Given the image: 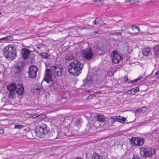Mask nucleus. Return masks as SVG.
I'll return each mask as SVG.
<instances>
[{
	"label": "nucleus",
	"mask_w": 159,
	"mask_h": 159,
	"mask_svg": "<svg viewBox=\"0 0 159 159\" xmlns=\"http://www.w3.org/2000/svg\"><path fill=\"white\" fill-rule=\"evenodd\" d=\"M83 67V64L78 60L71 62L68 67V71L72 75L77 76L81 72Z\"/></svg>",
	"instance_id": "f257e3e1"
},
{
	"label": "nucleus",
	"mask_w": 159,
	"mask_h": 159,
	"mask_svg": "<svg viewBox=\"0 0 159 159\" xmlns=\"http://www.w3.org/2000/svg\"><path fill=\"white\" fill-rule=\"evenodd\" d=\"M139 150L140 155L144 158L150 157L156 153V150L149 147H142Z\"/></svg>",
	"instance_id": "f03ea898"
},
{
	"label": "nucleus",
	"mask_w": 159,
	"mask_h": 159,
	"mask_svg": "<svg viewBox=\"0 0 159 159\" xmlns=\"http://www.w3.org/2000/svg\"><path fill=\"white\" fill-rule=\"evenodd\" d=\"M81 54L83 58L88 60L91 59L93 56V53L92 49L90 47L82 50Z\"/></svg>",
	"instance_id": "7ed1b4c3"
},
{
	"label": "nucleus",
	"mask_w": 159,
	"mask_h": 159,
	"mask_svg": "<svg viewBox=\"0 0 159 159\" xmlns=\"http://www.w3.org/2000/svg\"><path fill=\"white\" fill-rule=\"evenodd\" d=\"M38 129V134L41 138L43 137L44 134L47 133L48 131L46 125L44 124H42L41 125L39 126Z\"/></svg>",
	"instance_id": "20e7f679"
},
{
	"label": "nucleus",
	"mask_w": 159,
	"mask_h": 159,
	"mask_svg": "<svg viewBox=\"0 0 159 159\" xmlns=\"http://www.w3.org/2000/svg\"><path fill=\"white\" fill-rule=\"evenodd\" d=\"M38 70V67L35 65H33L29 67L28 71L29 77L31 78H35L36 77Z\"/></svg>",
	"instance_id": "39448f33"
},
{
	"label": "nucleus",
	"mask_w": 159,
	"mask_h": 159,
	"mask_svg": "<svg viewBox=\"0 0 159 159\" xmlns=\"http://www.w3.org/2000/svg\"><path fill=\"white\" fill-rule=\"evenodd\" d=\"M62 67L61 65L53 66L51 70L54 73V76H60L61 75Z\"/></svg>",
	"instance_id": "423d86ee"
},
{
	"label": "nucleus",
	"mask_w": 159,
	"mask_h": 159,
	"mask_svg": "<svg viewBox=\"0 0 159 159\" xmlns=\"http://www.w3.org/2000/svg\"><path fill=\"white\" fill-rule=\"evenodd\" d=\"M111 57L112 62L115 64L119 63L120 61L122 59V57L117 53L116 51H113L112 52L111 54Z\"/></svg>",
	"instance_id": "0eeeda50"
},
{
	"label": "nucleus",
	"mask_w": 159,
	"mask_h": 159,
	"mask_svg": "<svg viewBox=\"0 0 159 159\" xmlns=\"http://www.w3.org/2000/svg\"><path fill=\"white\" fill-rule=\"evenodd\" d=\"M130 141L134 146H142L143 144L144 140L142 138H134L131 139Z\"/></svg>",
	"instance_id": "6e6552de"
},
{
	"label": "nucleus",
	"mask_w": 159,
	"mask_h": 159,
	"mask_svg": "<svg viewBox=\"0 0 159 159\" xmlns=\"http://www.w3.org/2000/svg\"><path fill=\"white\" fill-rule=\"evenodd\" d=\"M45 76L43 80L47 83H49L52 81V74L50 69H46L45 71Z\"/></svg>",
	"instance_id": "1a4fd4ad"
},
{
	"label": "nucleus",
	"mask_w": 159,
	"mask_h": 159,
	"mask_svg": "<svg viewBox=\"0 0 159 159\" xmlns=\"http://www.w3.org/2000/svg\"><path fill=\"white\" fill-rule=\"evenodd\" d=\"M15 50L14 47L11 45H8L4 47L3 51V52L4 56L5 57H8V53L11 52Z\"/></svg>",
	"instance_id": "9d476101"
},
{
	"label": "nucleus",
	"mask_w": 159,
	"mask_h": 159,
	"mask_svg": "<svg viewBox=\"0 0 159 159\" xmlns=\"http://www.w3.org/2000/svg\"><path fill=\"white\" fill-rule=\"evenodd\" d=\"M23 66L22 63L19 62L15 65L13 71L16 73L18 74L21 72Z\"/></svg>",
	"instance_id": "9b49d317"
},
{
	"label": "nucleus",
	"mask_w": 159,
	"mask_h": 159,
	"mask_svg": "<svg viewBox=\"0 0 159 159\" xmlns=\"http://www.w3.org/2000/svg\"><path fill=\"white\" fill-rule=\"evenodd\" d=\"M30 51L27 49H22L21 51L22 57L24 59H26L29 58L31 54Z\"/></svg>",
	"instance_id": "f8f14e48"
},
{
	"label": "nucleus",
	"mask_w": 159,
	"mask_h": 159,
	"mask_svg": "<svg viewBox=\"0 0 159 159\" xmlns=\"http://www.w3.org/2000/svg\"><path fill=\"white\" fill-rule=\"evenodd\" d=\"M97 49L98 51H101L103 52L107 50V48L106 46L102 43H100L97 44Z\"/></svg>",
	"instance_id": "ddd939ff"
},
{
	"label": "nucleus",
	"mask_w": 159,
	"mask_h": 159,
	"mask_svg": "<svg viewBox=\"0 0 159 159\" xmlns=\"http://www.w3.org/2000/svg\"><path fill=\"white\" fill-rule=\"evenodd\" d=\"M8 57H5V58L8 60H13L16 57V49L13 51V52H9L8 53Z\"/></svg>",
	"instance_id": "4468645a"
},
{
	"label": "nucleus",
	"mask_w": 159,
	"mask_h": 159,
	"mask_svg": "<svg viewBox=\"0 0 159 159\" xmlns=\"http://www.w3.org/2000/svg\"><path fill=\"white\" fill-rule=\"evenodd\" d=\"M15 90L17 94L21 95L23 93L24 89L22 85L19 84L16 86Z\"/></svg>",
	"instance_id": "2eb2a0df"
},
{
	"label": "nucleus",
	"mask_w": 159,
	"mask_h": 159,
	"mask_svg": "<svg viewBox=\"0 0 159 159\" xmlns=\"http://www.w3.org/2000/svg\"><path fill=\"white\" fill-rule=\"evenodd\" d=\"M84 85L85 87H89L92 83L93 80L90 76H87L86 80H84Z\"/></svg>",
	"instance_id": "dca6fc26"
},
{
	"label": "nucleus",
	"mask_w": 159,
	"mask_h": 159,
	"mask_svg": "<svg viewBox=\"0 0 159 159\" xmlns=\"http://www.w3.org/2000/svg\"><path fill=\"white\" fill-rule=\"evenodd\" d=\"M142 53L143 55L147 56L151 54V49L150 48H146L143 50Z\"/></svg>",
	"instance_id": "f3484780"
},
{
	"label": "nucleus",
	"mask_w": 159,
	"mask_h": 159,
	"mask_svg": "<svg viewBox=\"0 0 159 159\" xmlns=\"http://www.w3.org/2000/svg\"><path fill=\"white\" fill-rule=\"evenodd\" d=\"M154 55L155 57H157L159 55V45L156 46L153 48Z\"/></svg>",
	"instance_id": "a211bd4d"
},
{
	"label": "nucleus",
	"mask_w": 159,
	"mask_h": 159,
	"mask_svg": "<svg viewBox=\"0 0 159 159\" xmlns=\"http://www.w3.org/2000/svg\"><path fill=\"white\" fill-rule=\"evenodd\" d=\"M139 90L138 87H136L135 88H132L128 91V93L130 94H134L135 93Z\"/></svg>",
	"instance_id": "6ab92c4d"
},
{
	"label": "nucleus",
	"mask_w": 159,
	"mask_h": 159,
	"mask_svg": "<svg viewBox=\"0 0 159 159\" xmlns=\"http://www.w3.org/2000/svg\"><path fill=\"white\" fill-rule=\"evenodd\" d=\"M16 86L14 83L11 84L7 86V88L9 91H14L15 90Z\"/></svg>",
	"instance_id": "aec40b11"
},
{
	"label": "nucleus",
	"mask_w": 159,
	"mask_h": 159,
	"mask_svg": "<svg viewBox=\"0 0 159 159\" xmlns=\"http://www.w3.org/2000/svg\"><path fill=\"white\" fill-rule=\"evenodd\" d=\"M74 58V56L70 53H68L65 57V59L66 61H70Z\"/></svg>",
	"instance_id": "412c9836"
},
{
	"label": "nucleus",
	"mask_w": 159,
	"mask_h": 159,
	"mask_svg": "<svg viewBox=\"0 0 159 159\" xmlns=\"http://www.w3.org/2000/svg\"><path fill=\"white\" fill-rule=\"evenodd\" d=\"M97 119L98 121L100 122H103L105 120V118L102 115H97Z\"/></svg>",
	"instance_id": "4be33fe9"
},
{
	"label": "nucleus",
	"mask_w": 159,
	"mask_h": 159,
	"mask_svg": "<svg viewBox=\"0 0 159 159\" xmlns=\"http://www.w3.org/2000/svg\"><path fill=\"white\" fill-rule=\"evenodd\" d=\"M126 120V118L123 117H121L120 116H117V121L121 123H124Z\"/></svg>",
	"instance_id": "5701e85b"
},
{
	"label": "nucleus",
	"mask_w": 159,
	"mask_h": 159,
	"mask_svg": "<svg viewBox=\"0 0 159 159\" xmlns=\"http://www.w3.org/2000/svg\"><path fill=\"white\" fill-rule=\"evenodd\" d=\"M147 110V108L146 107H144L137 109L136 111L141 112H144L146 111Z\"/></svg>",
	"instance_id": "b1692460"
},
{
	"label": "nucleus",
	"mask_w": 159,
	"mask_h": 159,
	"mask_svg": "<svg viewBox=\"0 0 159 159\" xmlns=\"http://www.w3.org/2000/svg\"><path fill=\"white\" fill-rule=\"evenodd\" d=\"M96 20H97V24L98 25H101L103 24V22L101 18H96Z\"/></svg>",
	"instance_id": "393cba45"
},
{
	"label": "nucleus",
	"mask_w": 159,
	"mask_h": 159,
	"mask_svg": "<svg viewBox=\"0 0 159 159\" xmlns=\"http://www.w3.org/2000/svg\"><path fill=\"white\" fill-rule=\"evenodd\" d=\"M39 55L45 58H47L48 57V54L46 52H42L39 54Z\"/></svg>",
	"instance_id": "a878e982"
},
{
	"label": "nucleus",
	"mask_w": 159,
	"mask_h": 159,
	"mask_svg": "<svg viewBox=\"0 0 159 159\" xmlns=\"http://www.w3.org/2000/svg\"><path fill=\"white\" fill-rule=\"evenodd\" d=\"M24 126L22 125H16L14 126V129H22L24 127Z\"/></svg>",
	"instance_id": "bb28decb"
},
{
	"label": "nucleus",
	"mask_w": 159,
	"mask_h": 159,
	"mask_svg": "<svg viewBox=\"0 0 159 159\" xmlns=\"http://www.w3.org/2000/svg\"><path fill=\"white\" fill-rule=\"evenodd\" d=\"M110 118L112 120V121H111L112 123H113L116 121H117V116H111L110 117Z\"/></svg>",
	"instance_id": "cd10ccee"
},
{
	"label": "nucleus",
	"mask_w": 159,
	"mask_h": 159,
	"mask_svg": "<svg viewBox=\"0 0 159 159\" xmlns=\"http://www.w3.org/2000/svg\"><path fill=\"white\" fill-rule=\"evenodd\" d=\"M91 159H103V158L101 156L97 155L93 157Z\"/></svg>",
	"instance_id": "c85d7f7f"
},
{
	"label": "nucleus",
	"mask_w": 159,
	"mask_h": 159,
	"mask_svg": "<svg viewBox=\"0 0 159 159\" xmlns=\"http://www.w3.org/2000/svg\"><path fill=\"white\" fill-rule=\"evenodd\" d=\"M9 38H10L9 39H12V37L11 36H8L7 37L0 38V41L8 39Z\"/></svg>",
	"instance_id": "c756f323"
},
{
	"label": "nucleus",
	"mask_w": 159,
	"mask_h": 159,
	"mask_svg": "<svg viewBox=\"0 0 159 159\" xmlns=\"http://www.w3.org/2000/svg\"><path fill=\"white\" fill-rule=\"evenodd\" d=\"M38 117L39 119H42L45 118L46 117V115H38Z\"/></svg>",
	"instance_id": "7c9ffc66"
},
{
	"label": "nucleus",
	"mask_w": 159,
	"mask_h": 159,
	"mask_svg": "<svg viewBox=\"0 0 159 159\" xmlns=\"http://www.w3.org/2000/svg\"><path fill=\"white\" fill-rule=\"evenodd\" d=\"M10 93L9 94V98H13L14 96L13 91H9Z\"/></svg>",
	"instance_id": "2f4dec72"
},
{
	"label": "nucleus",
	"mask_w": 159,
	"mask_h": 159,
	"mask_svg": "<svg viewBox=\"0 0 159 159\" xmlns=\"http://www.w3.org/2000/svg\"><path fill=\"white\" fill-rule=\"evenodd\" d=\"M132 159H143L140 158L137 155H134Z\"/></svg>",
	"instance_id": "473e14b6"
},
{
	"label": "nucleus",
	"mask_w": 159,
	"mask_h": 159,
	"mask_svg": "<svg viewBox=\"0 0 159 159\" xmlns=\"http://www.w3.org/2000/svg\"><path fill=\"white\" fill-rule=\"evenodd\" d=\"M44 46L42 44H38L37 45V47L39 49L42 48Z\"/></svg>",
	"instance_id": "72a5a7b5"
},
{
	"label": "nucleus",
	"mask_w": 159,
	"mask_h": 159,
	"mask_svg": "<svg viewBox=\"0 0 159 159\" xmlns=\"http://www.w3.org/2000/svg\"><path fill=\"white\" fill-rule=\"evenodd\" d=\"M95 96V94L93 95H90L86 98V99H92L93 96Z\"/></svg>",
	"instance_id": "f704fd0d"
},
{
	"label": "nucleus",
	"mask_w": 159,
	"mask_h": 159,
	"mask_svg": "<svg viewBox=\"0 0 159 159\" xmlns=\"http://www.w3.org/2000/svg\"><path fill=\"white\" fill-rule=\"evenodd\" d=\"M111 34L113 35H121L122 33L121 32V33L116 32L115 33L112 34Z\"/></svg>",
	"instance_id": "c9c22d12"
},
{
	"label": "nucleus",
	"mask_w": 159,
	"mask_h": 159,
	"mask_svg": "<svg viewBox=\"0 0 159 159\" xmlns=\"http://www.w3.org/2000/svg\"><path fill=\"white\" fill-rule=\"evenodd\" d=\"M133 29H136L138 30V32L140 31V29L139 27L137 26H133Z\"/></svg>",
	"instance_id": "e433bc0d"
},
{
	"label": "nucleus",
	"mask_w": 159,
	"mask_h": 159,
	"mask_svg": "<svg viewBox=\"0 0 159 159\" xmlns=\"http://www.w3.org/2000/svg\"><path fill=\"white\" fill-rule=\"evenodd\" d=\"M155 75H157V78L159 80V70L155 73Z\"/></svg>",
	"instance_id": "4c0bfd02"
},
{
	"label": "nucleus",
	"mask_w": 159,
	"mask_h": 159,
	"mask_svg": "<svg viewBox=\"0 0 159 159\" xmlns=\"http://www.w3.org/2000/svg\"><path fill=\"white\" fill-rule=\"evenodd\" d=\"M38 117V115H31V116H30V117H32L33 118H36V117Z\"/></svg>",
	"instance_id": "58836bf2"
},
{
	"label": "nucleus",
	"mask_w": 159,
	"mask_h": 159,
	"mask_svg": "<svg viewBox=\"0 0 159 159\" xmlns=\"http://www.w3.org/2000/svg\"><path fill=\"white\" fill-rule=\"evenodd\" d=\"M142 77V76H140V77H139L138 78L135 80V81L137 82Z\"/></svg>",
	"instance_id": "ea45409f"
},
{
	"label": "nucleus",
	"mask_w": 159,
	"mask_h": 159,
	"mask_svg": "<svg viewBox=\"0 0 159 159\" xmlns=\"http://www.w3.org/2000/svg\"><path fill=\"white\" fill-rule=\"evenodd\" d=\"M124 79L125 80V83H126L127 81H128V79L127 77L125 76L124 77Z\"/></svg>",
	"instance_id": "a19ab883"
},
{
	"label": "nucleus",
	"mask_w": 159,
	"mask_h": 159,
	"mask_svg": "<svg viewBox=\"0 0 159 159\" xmlns=\"http://www.w3.org/2000/svg\"><path fill=\"white\" fill-rule=\"evenodd\" d=\"M4 133L3 130L2 129H0V134H3Z\"/></svg>",
	"instance_id": "79ce46f5"
},
{
	"label": "nucleus",
	"mask_w": 159,
	"mask_h": 159,
	"mask_svg": "<svg viewBox=\"0 0 159 159\" xmlns=\"http://www.w3.org/2000/svg\"><path fill=\"white\" fill-rule=\"evenodd\" d=\"M93 24L95 25H97L98 24L97 20L95 19V20L93 22Z\"/></svg>",
	"instance_id": "37998d69"
},
{
	"label": "nucleus",
	"mask_w": 159,
	"mask_h": 159,
	"mask_svg": "<svg viewBox=\"0 0 159 159\" xmlns=\"http://www.w3.org/2000/svg\"><path fill=\"white\" fill-rule=\"evenodd\" d=\"M135 82H136V81H135V80H131L129 82V83L132 84Z\"/></svg>",
	"instance_id": "c03bdc74"
},
{
	"label": "nucleus",
	"mask_w": 159,
	"mask_h": 159,
	"mask_svg": "<svg viewBox=\"0 0 159 159\" xmlns=\"http://www.w3.org/2000/svg\"><path fill=\"white\" fill-rule=\"evenodd\" d=\"M95 2H97L98 3H99V2L101 3L102 1L101 0H96Z\"/></svg>",
	"instance_id": "a18cd8bd"
},
{
	"label": "nucleus",
	"mask_w": 159,
	"mask_h": 159,
	"mask_svg": "<svg viewBox=\"0 0 159 159\" xmlns=\"http://www.w3.org/2000/svg\"><path fill=\"white\" fill-rule=\"evenodd\" d=\"M75 159H83V158H82L78 157Z\"/></svg>",
	"instance_id": "49530a36"
},
{
	"label": "nucleus",
	"mask_w": 159,
	"mask_h": 159,
	"mask_svg": "<svg viewBox=\"0 0 159 159\" xmlns=\"http://www.w3.org/2000/svg\"><path fill=\"white\" fill-rule=\"evenodd\" d=\"M40 88H36V90H40Z\"/></svg>",
	"instance_id": "de8ad7c7"
},
{
	"label": "nucleus",
	"mask_w": 159,
	"mask_h": 159,
	"mask_svg": "<svg viewBox=\"0 0 159 159\" xmlns=\"http://www.w3.org/2000/svg\"><path fill=\"white\" fill-rule=\"evenodd\" d=\"M96 93H101V92L98 91L97 92H96Z\"/></svg>",
	"instance_id": "09e8293b"
},
{
	"label": "nucleus",
	"mask_w": 159,
	"mask_h": 159,
	"mask_svg": "<svg viewBox=\"0 0 159 159\" xmlns=\"http://www.w3.org/2000/svg\"><path fill=\"white\" fill-rule=\"evenodd\" d=\"M86 92H90V90H86Z\"/></svg>",
	"instance_id": "8fccbe9b"
},
{
	"label": "nucleus",
	"mask_w": 159,
	"mask_h": 159,
	"mask_svg": "<svg viewBox=\"0 0 159 159\" xmlns=\"http://www.w3.org/2000/svg\"><path fill=\"white\" fill-rule=\"evenodd\" d=\"M94 33L97 34V33H98V31H95L94 32Z\"/></svg>",
	"instance_id": "3c124183"
},
{
	"label": "nucleus",
	"mask_w": 159,
	"mask_h": 159,
	"mask_svg": "<svg viewBox=\"0 0 159 159\" xmlns=\"http://www.w3.org/2000/svg\"><path fill=\"white\" fill-rule=\"evenodd\" d=\"M55 139V138H54L53 139H52L53 140V139Z\"/></svg>",
	"instance_id": "603ef678"
},
{
	"label": "nucleus",
	"mask_w": 159,
	"mask_h": 159,
	"mask_svg": "<svg viewBox=\"0 0 159 159\" xmlns=\"http://www.w3.org/2000/svg\"><path fill=\"white\" fill-rule=\"evenodd\" d=\"M1 15V13L0 12V15Z\"/></svg>",
	"instance_id": "864d4df0"
},
{
	"label": "nucleus",
	"mask_w": 159,
	"mask_h": 159,
	"mask_svg": "<svg viewBox=\"0 0 159 159\" xmlns=\"http://www.w3.org/2000/svg\"><path fill=\"white\" fill-rule=\"evenodd\" d=\"M52 32V31H50V32Z\"/></svg>",
	"instance_id": "5fc2aeb1"
}]
</instances>
